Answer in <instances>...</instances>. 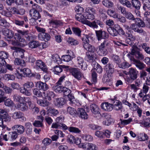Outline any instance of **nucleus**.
Returning a JSON list of instances; mask_svg holds the SVG:
<instances>
[{
    "label": "nucleus",
    "instance_id": "f257e3e1",
    "mask_svg": "<svg viewBox=\"0 0 150 150\" xmlns=\"http://www.w3.org/2000/svg\"><path fill=\"white\" fill-rule=\"evenodd\" d=\"M32 8L30 11V15L33 19L37 20L41 17L39 12L42 11L40 6L36 4H34L31 6Z\"/></svg>",
    "mask_w": 150,
    "mask_h": 150
},
{
    "label": "nucleus",
    "instance_id": "f03ea898",
    "mask_svg": "<svg viewBox=\"0 0 150 150\" xmlns=\"http://www.w3.org/2000/svg\"><path fill=\"white\" fill-rule=\"evenodd\" d=\"M34 87V84L32 81H27L20 88V92L26 96L31 95L32 93L29 89H31Z\"/></svg>",
    "mask_w": 150,
    "mask_h": 150
},
{
    "label": "nucleus",
    "instance_id": "7ed1b4c3",
    "mask_svg": "<svg viewBox=\"0 0 150 150\" xmlns=\"http://www.w3.org/2000/svg\"><path fill=\"white\" fill-rule=\"evenodd\" d=\"M108 44L109 42L108 41L105 40L98 46V52L99 55L104 56L107 54L108 52L106 47L108 46Z\"/></svg>",
    "mask_w": 150,
    "mask_h": 150
},
{
    "label": "nucleus",
    "instance_id": "20e7f679",
    "mask_svg": "<svg viewBox=\"0 0 150 150\" xmlns=\"http://www.w3.org/2000/svg\"><path fill=\"white\" fill-rule=\"evenodd\" d=\"M16 72L15 74L18 79L21 78L23 75L29 76L31 73L30 70L28 68H18L16 69Z\"/></svg>",
    "mask_w": 150,
    "mask_h": 150
},
{
    "label": "nucleus",
    "instance_id": "39448f33",
    "mask_svg": "<svg viewBox=\"0 0 150 150\" xmlns=\"http://www.w3.org/2000/svg\"><path fill=\"white\" fill-rule=\"evenodd\" d=\"M79 147L83 149V150H97L98 149L97 146L96 144L89 143L79 144Z\"/></svg>",
    "mask_w": 150,
    "mask_h": 150
},
{
    "label": "nucleus",
    "instance_id": "423d86ee",
    "mask_svg": "<svg viewBox=\"0 0 150 150\" xmlns=\"http://www.w3.org/2000/svg\"><path fill=\"white\" fill-rule=\"evenodd\" d=\"M96 13V11L93 8L88 7L86 9L84 13L86 20V19L93 20L95 18L94 14Z\"/></svg>",
    "mask_w": 150,
    "mask_h": 150
},
{
    "label": "nucleus",
    "instance_id": "0eeeda50",
    "mask_svg": "<svg viewBox=\"0 0 150 150\" xmlns=\"http://www.w3.org/2000/svg\"><path fill=\"white\" fill-rule=\"evenodd\" d=\"M131 54L134 55L139 60H142L144 58V56L138 50L137 47L133 45L132 47Z\"/></svg>",
    "mask_w": 150,
    "mask_h": 150
},
{
    "label": "nucleus",
    "instance_id": "6e6552de",
    "mask_svg": "<svg viewBox=\"0 0 150 150\" xmlns=\"http://www.w3.org/2000/svg\"><path fill=\"white\" fill-rule=\"evenodd\" d=\"M71 75L78 80H81L83 76L80 69L78 68H72L70 70Z\"/></svg>",
    "mask_w": 150,
    "mask_h": 150
},
{
    "label": "nucleus",
    "instance_id": "1a4fd4ad",
    "mask_svg": "<svg viewBox=\"0 0 150 150\" xmlns=\"http://www.w3.org/2000/svg\"><path fill=\"white\" fill-rule=\"evenodd\" d=\"M75 62L78 65V67L84 70L86 69L87 68V64L84 62L83 58L80 56H78L75 59Z\"/></svg>",
    "mask_w": 150,
    "mask_h": 150
},
{
    "label": "nucleus",
    "instance_id": "9d476101",
    "mask_svg": "<svg viewBox=\"0 0 150 150\" xmlns=\"http://www.w3.org/2000/svg\"><path fill=\"white\" fill-rule=\"evenodd\" d=\"M11 49L14 50L13 54H15L18 57H21L23 58L24 57V50L21 48L16 47H12Z\"/></svg>",
    "mask_w": 150,
    "mask_h": 150
},
{
    "label": "nucleus",
    "instance_id": "9b49d317",
    "mask_svg": "<svg viewBox=\"0 0 150 150\" xmlns=\"http://www.w3.org/2000/svg\"><path fill=\"white\" fill-rule=\"evenodd\" d=\"M90 109L91 112L94 115H96V117L99 118L100 115V114L99 111L98 107L95 104H91L90 105Z\"/></svg>",
    "mask_w": 150,
    "mask_h": 150
},
{
    "label": "nucleus",
    "instance_id": "f8f14e48",
    "mask_svg": "<svg viewBox=\"0 0 150 150\" xmlns=\"http://www.w3.org/2000/svg\"><path fill=\"white\" fill-rule=\"evenodd\" d=\"M0 116L3 118L5 122H9L11 120V117L7 113L5 109H0Z\"/></svg>",
    "mask_w": 150,
    "mask_h": 150
},
{
    "label": "nucleus",
    "instance_id": "ddd939ff",
    "mask_svg": "<svg viewBox=\"0 0 150 150\" xmlns=\"http://www.w3.org/2000/svg\"><path fill=\"white\" fill-rule=\"evenodd\" d=\"M9 57L8 52L3 51L0 52V62L1 64L5 65L6 64L5 59H7Z\"/></svg>",
    "mask_w": 150,
    "mask_h": 150
},
{
    "label": "nucleus",
    "instance_id": "4468645a",
    "mask_svg": "<svg viewBox=\"0 0 150 150\" xmlns=\"http://www.w3.org/2000/svg\"><path fill=\"white\" fill-rule=\"evenodd\" d=\"M130 60L139 69H142L144 68V65L140 60L136 59L133 57H131Z\"/></svg>",
    "mask_w": 150,
    "mask_h": 150
},
{
    "label": "nucleus",
    "instance_id": "2eb2a0df",
    "mask_svg": "<svg viewBox=\"0 0 150 150\" xmlns=\"http://www.w3.org/2000/svg\"><path fill=\"white\" fill-rule=\"evenodd\" d=\"M14 38L16 40L13 42L12 44L14 45H18L19 44L17 42L18 41L19 42H22L24 43H26L25 40L23 38H22L20 35L18 33H15L14 35Z\"/></svg>",
    "mask_w": 150,
    "mask_h": 150
},
{
    "label": "nucleus",
    "instance_id": "dca6fc26",
    "mask_svg": "<svg viewBox=\"0 0 150 150\" xmlns=\"http://www.w3.org/2000/svg\"><path fill=\"white\" fill-rule=\"evenodd\" d=\"M101 107L103 110L106 111L110 112L113 110V105L108 102L102 103Z\"/></svg>",
    "mask_w": 150,
    "mask_h": 150
},
{
    "label": "nucleus",
    "instance_id": "f3484780",
    "mask_svg": "<svg viewBox=\"0 0 150 150\" xmlns=\"http://www.w3.org/2000/svg\"><path fill=\"white\" fill-rule=\"evenodd\" d=\"M36 85L40 90L44 91L47 90L49 88V86L47 84L41 81L37 82Z\"/></svg>",
    "mask_w": 150,
    "mask_h": 150
},
{
    "label": "nucleus",
    "instance_id": "a211bd4d",
    "mask_svg": "<svg viewBox=\"0 0 150 150\" xmlns=\"http://www.w3.org/2000/svg\"><path fill=\"white\" fill-rule=\"evenodd\" d=\"M96 33L98 40L108 37V34L104 31H103L101 30H96Z\"/></svg>",
    "mask_w": 150,
    "mask_h": 150
},
{
    "label": "nucleus",
    "instance_id": "6ab92c4d",
    "mask_svg": "<svg viewBox=\"0 0 150 150\" xmlns=\"http://www.w3.org/2000/svg\"><path fill=\"white\" fill-rule=\"evenodd\" d=\"M77 113L79 116L82 119H87L88 118V114L85 112V110L83 108H78Z\"/></svg>",
    "mask_w": 150,
    "mask_h": 150
},
{
    "label": "nucleus",
    "instance_id": "aec40b11",
    "mask_svg": "<svg viewBox=\"0 0 150 150\" xmlns=\"http://www.w3.org/2000/svg\"><path fill=\"white\" fill-rule=\"evenodd\" d=\"M38 39L42 41H47L49 40L51 38L50 35L47 33H40L38 35Z\"/></svg>",
    "mask_w": 150,
    "mask_h": 150
},
{
    "label": "nucleus",
    "instance_id": "412c9836",
    "mask_svg": "<svg viewBox=\"0 0 150 150\" xmlns=\"http://www.w3.org/2000/svg\"><path fill=\"white\" fill-rule=\"evenodd\" d=\"M105 70L107 74L112 75L114 71V66L113 64L109 63L105 66Z\"/></svg>",
    "mask_w": 150,
    "mask_h": 150
},
{
    "label": "nucleus",
    "instance_id": "4be33fe9",
    "mask_svg": "<svg viewBox=\"0 0 150 150\" xmlns=\"http://www.w3.org/2000/svg\"><path fill=\"white\" fill-rule=\"evenodd\" d=\"M16 109L22 111H27L28 110V107L25 102L18 103L16 106Z\"/></svg>",
    "mask_w": 150,
    "mask_h": 150
},
{
    "label": "nucleus",
    "instance_id": "5701e85b",
    "mask_svg": "<svg viewBox=\"0 0 150 150\" xmlns=\"http://www.w3.org/2000/svg\"><path fill=\"white\" fill-rule=\"evenodd\" d=\"M129 69V76L131 77L134 80H135L137 78L138 71L136 69L133 68H131Z\"/></svg>",
    "mask_w": 150,
    "mask_h": 150
},
{
    "label": "nucleus",
    "instance_id": "b1692460",
    "mask_svg": "<svg viewBox=\"0 0 150 150\" xmlns=\"http://www.w3.org/2000/svg\"><path fill=\"white\" fill-rule=\"evenodd\" d=\"M122 103L119 100H116L113 105V109L116 111L121 110L123 108Z\"/></svg>",
    "mask_w": 150,
    "mask_h": 150
},
{
    "label": "nucleus",
    "instance_id": "393cba45",
    "mask_svg": "<svg viewBox=\"0 0 150 150\" xmlns=\"http://www.w3.org/2000/svg\"><path fill=\"white\" fill-rule=\"evenodd\" d=\"M35 67L37 69L40 68L44 71H46L47 70L45 64L41 60H38L36 62Z\"/></svg>",
    "mask_w": 150,
    "mask_h": 150
},
{
    "label": "nucleus",
    "instance_id": "a878e982",
    "mask_svg": "<svg viewBox=\"0 0 150 150\" xmlns=\"http://www.w3.org/2000/svg\"><path fill=\"white\" fill-rule=\"evenodd\" d=\"M83 45L84 48L87 51L90 52L94 53L96 51L95 47L89 43H86Z\"/></svg>",
    "mask_w": 150,
    "mask_h": 150
},
{
    "label": "nucleus",
    "instance_id": "bb28decb",
    "mask_svg": "<svg viewBox=\"0 0 150 150\" xmlns=\"http://www.w3.org/2000/svg\"><path fill=\"white\" fill-rule=\"evenodd\" d=\"M12 128L13 130L15 129L16 130L17 133L19 134H23L25 130L24 126L20 125H14L12 127Z\"/></svg>",
    "mask_w": 150,
    "mask_h": 150
},
{
    "label": "nucleus",
    "instance_id": "cd10ccee",
    "mask_svg": "<svg viewBox=\"0 0 150 150\" xmlns=\"http://www.w3.org/2000/svg\"><path fill=\"white\" fill-rule=\"evenodd\" d=\"M3 34L7 38H12L14 36L13 32L8 29H5L3 30Z\"/></svg>",
    "mask_w": 150,
    "mask_h": 150
},
{
    "label": "nucleus",
    "instance_id": "c85d7f7f",
    "mask_svg": "<svg viewBox=\"0 0 150 150\" xmlns=\"http://www.w3.org/2000/svg\"><path fill=\"white\" fill-rule=\"evenodd\" d=\"M14 100L19 102V103H22L25 102V99H29V97H21L19 95L15 94L13 96Z\"/></svg>",
    "mask_w": 150,
    "mask_h": 150
},
{
    "label": "nucleus",
    "instance_id": "c756f323",
    "mask_svg": "<svg viewBox=\"0 0 150 150\" xmlns=\"http://www.w3.org/2000/svg\"><path fill=\"white\" fill-rule=\"evenodd\" d=\"M75 17L76 20L84 24H85L87 20H86L84 14L83 15L80 13H77L75 15Z\"/></svg>",
    "mask_w": 150,
    "mask_h": 150
},
{
    "label": "nucleus",
    "instance_id": "7c9ffc66",
    "mask_svg": "<svg viewBox=\"0 0 150 150\" xmlns=\"http://www.w3.org/2000/svg\"><path fill=\"white\" fill-rule=\"evenodd\" d=\"M111 76L112 75L108 74H107V75H104L102 79V80L104 83L107 82V84L112 86V83L110 81V78Z\"/></svg>",
    "mask_w": 150,
    "mask_h": 150
},
{
    "label": "nucleus",
    "instance_id": "2f4dec72",
    "mask_svg": "<svg viewBox=\"0 0 150 150\" xmlns=\"http://www.w3.org/2000/svg\"><path fill=\"white\" fill-rule=\"evenodd\" d=\"M75 57V55L67 54L62 55L61 57V59L62 61L64 62H68L71 60L73 58Z\"/></svg>",
    "mask_w": 150,
    "mask_h": 150
},
{
    "label": "nucleus",
    "instance_id": "473e14b6",
    "mask_svg": "<svg viewBox=\"0 0 150 150\" xmlns=\"http://www.w3.org/2000/svg\"><path fill=\"white\" fill-rule=\"evenodd\" d=\"M54 105L58 107H61L64 103V101L62 98L56 99L54 101Z\"/></svg>",
    "mask_w": 150,
    "mask_h": 150
},
{
    "label": "nucleus",
    "instance_id": "72a5a7b5",
    "mask_svg": "<svg viewBox=\"0 0 150 150\" xmlns=\"http://www.w3.org/2000/svg\"><path fill=\"white\" fill-rule=\"evenodd\" d=\"M137 139L140 141H144L148 139V135L144 133H140L138 134L137 137Z\"/></svg>",
    "mask_w": 150,
    "mask_h": 150
},
{
    "label": "nucleus",
    "instance_id": "f704fd0d",
    "mask_svg": "<svg viewBox=\"0 0 150 150\" xmlns=\"http://www.w3.org/2000/svg\"><path fill=\"white\" fill-rule=\"evenodd\" d=\"M52 70L55 74L59 75L63 71L62 67L61 65H57L54 67Z\"/></svg>",
    "mask_w": 150,
    "mask_h": 150
},
{
    "label": "nucleus",
    "instance_id": "c9c22d12",
    "mask_svg": "<svg viewBox=\"0 0 150 150\" xmlns=\"http://www.w3.org/2000/svg\"><path fill=\"white\" fill-rule=\"evenodd\" d=\"M40 45L39 42L37 41H32L28 43V46L29 47L32 48H35Z\"/></svg>",
    "mask_w": 150,
    "mask_h": 150
},
{
    "label": "nucleus",
    "instance_id": "e433bc0d",
    "mask_svg": "<svg viewBox=\"0 0 150 150\" xmlns=\"http://www.w3.org/2000/svg\"><path fill=\"white\" fill-rule=\"evenodd\" d=\"M131 28L134 31L137 32L139 33H141L143 32V30L142 29H139V27L136 23L130 25Z\"/></svg>",
    "mask_w": 150,
    "mask_h": 150
},
{
    "label": "nucleus",
    "instance_id": "4c0bfd02",
    "mask_svg": "<svg viewBox=\"0 0 150 150\" xmlns=\"http://www.w3.org/2000/svg\"><path fill=\"white\" fill-rule=\"evenodd\" d=\"M37 102L38 104L40 106L44 107L48 106L50 104V103L45 100H38Z\"/></svg>",
    "mask_w": 150,
    "mask_h": 150
},
{
    "label": "nucleus",
    "instance_id": "58836bf2",
    "mask_svg": "<svg viewBox=\"0 0 150 150\" xmlns=\"http://www.w3.org/2000/svg\"><path fill=\"white\" fill-rule=\"evenodd\" d=\"M132 3L133 7L136 10H139L141 6L140 2L138 0H132Z\"/></svg>",
    "mask_w": 150,
    "mask_h": 150
},
{
    "label": "nucleus",
    "instance_id": "ea45409f",
    "mask_svg": "<svg viewBox=\"0 0 150 150\" xmlns=\"http://www.w3.org/2000/svg\"><path fill=\"white\" fill-rule=\"evenodd\" d=\"M120 4L124 6H125L128 8H131L132 4L128 0H118Z\"/></svg>",
    "mask_w": 150,
    "mask_h": 150
},
{
    "label": "nucleus",
    "instance_id": "a19ab883",
    "mask_svg": "<svg viewBox=\"0 0 150 150\" xmlns=\"http://www.w3.org/2000/svg\"><path fill=\"white\" fill-rule=\"evenodd\" d=\"M67 41L69 44L74 45H76L79 44L78 41L71 37H69L67 40Z\"/></svg>",
    "mask_w": 150,
    "mask_h": 150
},
{
    "label": "nucleus",
    "instance_id": "79ce46f5",
    "mask_svg": "<svg viewBox=\"0 0 150 150\" xmlns=\"http://www.w3.org/2000/svg\"><path fill=\"white\" fill-rule=\"evenodd\" d=\"M64 88V87L62 86L61 85L57 84L56 85L54 86L53 87V88L55 92L60 93L62 92Z\"/></svg>",
    "mask_w": 150,
    "mask_h": 150
},
{
    "label": "nucleus",
    "instance_id": "37998d69",
    "mask_svg": "<svg viewBox=\"0 0 150 150\" xmlns=\"http://www.w3.org/2000/svg\"><path fill=\"white\" fill-rule=\"evenodd\" d=\"M108 31L112 36H116L117 35V29L113 27H110L108 29Z\"/></svg>",
    "mask_w": 150,
    "mask_h": 150
},
{
    "label": "nucleus",
    "instance_id": "c03bdc74",
    "mask_svg": "<svg viewBox=\"0 0 150 150\" xmlns=\"http://www.w3.org/2000/svg\"><path fill=\"white\" fill-rule=\"evenodd\" d=\"M8 136L10 137L11 140L13 141L16 139L17 138L18 134L16 132H8Z\"/></svg>",
    "mask_w": 150,
    "mask_h": 150
},
{
    "label": "nucleus",
    "instance_id": "a18cd8bd",
    "mask_svg": "<svg viewBox=\"0 0 150 150\" xmlns=\"http://www.w3.org/2000/svg\"><path fill=\"white\" fill-rule=\"evenodd\" d=\"M46 98L49 100H50L52 98H53L55 97V95L54 92L52 91H47L46 92Z\"/></svg>",
    "mask_w": 150,
    "mask_h": 150
},
{
    "label": "nucleus",
    "instance_id": "49530a36",
    "mask_svg": "<svg viewBox=\"0 0 150 150\" xmlns=\"http://www.w3.org/2000/svg\"><path fill=\"white\" fill-rule=\"evenodd\" d=\"M83 140L85 141H91L93 140V137L90 135L87 134H83L81 136Z\"/></svg>",
    "mask_w": 150,
    "mask_h": 150
},
{
    "label": "nucleus",
    "instance_id": "de8ad7c7",
    "mask_svg": "<svg viewBox=\"0 0 150 150\" xmlns=\"http://www.w3.org/2000/svg\"><path fill=\"white\" fill-rule=\"evenodd\" d=\"M85 24L93 29L97 28L98 27V25L96 24L95 20L92 22H91L88 20H87Z\"/></svg>",
    "mask_w": 150,
    "mask_h": 150
},
{
    "label": "nucleus",
    "instance_id": "09e8293b",
    "mask_svg": "<svg viewBox=\"0 0 150 150\" xmlns=\"http://www.w3.org/2000/svg\"><path fill=\"white\" fill-rule=\"evenodd\" d=\"M14 64L15 65L24 66L25 65V62L23 60L18 58H16L14 60Z\"/></svg>",
    "mask_w": 150,
    "mask_h": 150
},
{
    "label": "nucleus",
    "instance_id": "8fccbe9b",
    "mask_svg": "<svg viewBox=\"0 0 150 150\" xmlns=\"http://www.w3.org/2000/svg\"><path fill=\"white\" fill-rule=\"evenodd\" d=\"M103 5L108 8L112 7L113 5V3L108 0H104L102 1Z\"/></svg>",
    "mask_w": 150,
    "mask_h": 150
},
{
    "label": "nucleus",
    "instance_id": "3c124183",
    "mask_svg": "<svg viewBox=\"0 0 150 150\" xmlns=\"http://www.w3.org/2000/svg\"><path fill=\"white\" fill-rule=\"evenodd\" d=\"M22 113L20 111L15 112L12 114V117L14 119H19L22 116Z\"/></svg>",
    "mask_w": 150,
    "mask_h": 150
},
{
    "label": "nucleus",
    "instance_id": "603ef678",
    "mask_svg": "<svg viewBox=\"0 0 150 150\" xmlns=\"http://www.w3.org/2000/svg\"><path fill=\"white\" fill-rule=\"evenodd\" d=\"M143 8L146 10L147 9L150 10V1L149 0H145L143 1Z\"/></svg>",
    "mask_w": 150,
    "mask_h": 150
},
{
    "label": "nucleus",
    "instance_id": "864d4df0",
    "mask_svg": "<svg viewBox=\"0 0 150 150\" xmlns=\"http://www.w3.org/2000/svg\"><path fill=\"white\" fill-rule=\"evenodd\" d=\"M67 112L71 115L74 116H76V111L74 108L69 107H68L67 109Z\"/></svg>",
    "mask_w": 150,
    "mask_h": 150
},
{
    "label": "nucleus",
    "instance_id": "5fc2aeb1",
    "mask_svg": "<svg viewBox=\"0 0 150 150\" xmlns=\"http://www.w3.org/2000/svg\"><path fill=\"white\" fill-rule=\"evenodd\" d=\"M33 94L38 97H41L42 96V93L40 90L38 88H34L33 89Z\"/></svg>",
    "mask_w": 150,
    "mask_h": 150
},
{
    "label": "nucleus",
    "instance_id": "6e6d98bb",
    "mask_svg": "<svg viewBox=\"0 0 150 150\" xmlns=\"http://www.w3.org/2000/svg\"><path fill=\"white\" fill-rule=\"evenodd\" d=\"M0 25L1 26L8 28L9 26V24L4 18L0 19Z\"/></svg>",
    "mask_w": 150,
    "mask_h": 150
},
{
    "label": "nucleus",
    "instance_id": "4d7b16f0",
    "mask_svg": "<svg viewBox=\"0 0 150 150\" xmlns=\"http://www.w3.org/2000/svg\"><path fill=\"white\" fill-rule=\"evenodd\" d=\"M136 23L139 27H143L145 26V24L144 22L139 18H137L135 19Z\"/></svg>",
    "mask_w": 150,
    "mask_h": 150
},
{
    "label": "nucleus",
    "instance_id": "13d9d810",
    "mask_svg": "<svg viewBox=\"0 0 150 150\" xmlns=\"http://www.w3.org/2000/svg\"><path fill=\"white\" fill-rule=\"evenodd\" d=\"M91 38V35H85L82 38V40L83 42V45L86 43H89V39Z\"/></svg>",
    "mask_w": 150,
    "mask_h": 150
},
{
    "label": "nucleus",
    "instance_id": "bf43d9fd",
    "mask_svg": "<svg viewBox=\"0 0 150 150\" xmlns=\"http://www.w3.org/2000/svg\"><path fill=\"white\" fill-rule=\"evenodd\" d=\"M68 130L70 132L76 133H79L81 132L78 128L74 127H69Z\"/></svg>",
    "mask_w": 150,
    "mask_h": 150
},
{
    "label": "nucleus",
    "instance_id": "052dcab7",
    "mask_svg": "<svg viewBox=\"0 0 150 150\" xmlns=\"http://www.w3.org/2000/svg\"><path fill=\"white\" fill-rule=\"evenodd\" d=\"M138 96L140 98H142V101L143 102H144L147 100H148L149 99L148 97H149V95L147 94H143L142 92L139 93Z\"/></svg>",
    "mask_w": 150,
    "mask_h": 150
},
{
    "label": "nucleus",
    "instance_id": "680f3d73",
    "mask_svg": "<svg viewBox=\"0 0 150 150\" xmlns=\"http://www.w3.org/2000/svg\"><path fill=\"white\" fill-rule=\"evenodd\" d=\"M131 65L126 62H124L120 64H119L118 66L120 68L123 69L128 68Z\"/></svg>",
    "mask_w": 150,
    "mask_h": 150
},
{
    "label": "nucleus",
    "instance_id": "e2e57ef3",
    "mask_svg": "<svg viewBox=\"0 0 150 150\" xmlns=\"http://www.w3.org/2000/svg\"><path fill=\"white\" fill-rule=\"evenodd\" d=\"M72 30L74 33L76 35L79 37L80 36L81 30L79 28L77 27L73 28Z\"/></svg>",
    "mask_w": 150,
    "mask_h": 150
},
{
    "label": "nucleus",
    "instance_id": "0e129e2a",
    "mask_svg": "<svg viewBox=\"0 0 150 150\" xmlns=\"http://www.w3.org/2000/svg\"><path fill=\"white\" fill-rule=\"evenodd\" d=\"M4 79L8 81L9 80H13L15 79V76L13 75L6 74L4 76Z\"/></svg>",
    "mask_w": 150,
    "mask_h": 150
},
{
    "label": "nucleus",
    "instance_id": "69168bd1",
    "mask_svg": "<svg viewBox=\"0 0 150 150\" xmlns=\"http://www.w3.org/2000/svg\"><path fill=\"white\" fill-rule=\"evenodd\" d=\"M52 59L55 62L59 64L60 62V58L59 55L57 54H54L52 55Z\"/></svg>",
    "mask_w": 150,
    "mask_h": 150
},
{
    "label": "nucleus",
    "instance_id": "338daca9",
    "mask_svg": "<svg viewBox=\"0 0 150 150\" xmlns=\"http://www.w3.org/2000/svg\"><path fill=\"white\" fill-rule=\"evenodd\" d=\"M124 15L126 18L129 20H134L135 19L134 16L129 12L127 11Z\"/></svg>",
    "mask_w": 150,
    "mask_h": 150
},
{
    "label": "nucleus",
    "instance_id": "774afa93",
    "mask_svg": "<svg viewBox=\"0 0 150 150\" xmlns=\"http://www.w3.org/2000/svg\"><path fill=\"white\" fill-rule=\"evenodd\" d=\"M149 87L146 84H144L142 88V89L141 90L139 93L141 92L143 94H146L149 91Z\"/></svg>",
    "mask_w": 150,
    "mask_h": 150
}]
</instances>
